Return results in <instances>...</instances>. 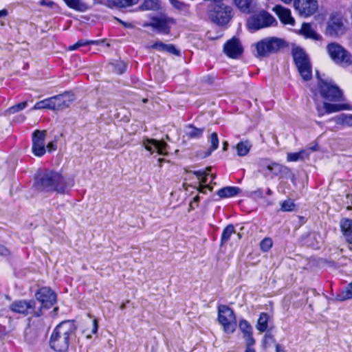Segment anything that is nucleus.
I'll return each instance as SVG.
<instances>
[{
  "instance_id": "obj_57",
  "label": "nucleus",
  "mask_w": 352,
  "mask_h": 352,
  "mask_svg": "<svg viewBox=\"0 0 352 352\" xmlns=\"http://www.w3.org/2000/svg\"><path fill=\"white\" fill-rule=\"evenodd\" d=\"M252 194L260 198H262L263 197V192L261 188H258L256 190L253 191Z\"/></svg>"
},
{
  "instance_id": "obj_5",
  "label": "nucleus",
  "mask_w": 352,
  "mask_h": 352,
  "mask_svg": "<svg viewBox=\"0 0 352 352\" xmlns=\"http://www.w3.org/2000/svg\"><path fill=\"white\" fill-rule=\"evenodd\" d=\"M233 16L232 7L222 3H212L208 9V18L219 26L227 25Z\"/></svg>"
},
{
  "instance_id": "obj_41",
  "label": "nucleus",
  "mask_w": 352,
  "mask_h": 352,
  "mask_svg": "<svg viewBox=\"0 0 352 352\" xmlns=\"http://www.w3.org/2000/svg\"><path fill=\"white\" fill-rule=\"evenodd\" d=\"M169 2L173 6V7H174L177 10L183 12H188V5L184 3L182 1H180L179 0H169Z\"/></svg>"
},
{
  "instance_id": "obj_6",
  "label": "nucleus",
  "mask_w": 352,
  "mask_h": 352,
  "mask_svg": "<svg viewBox=\"0 0 352 352\" xmlns=\"http://www.w3.org/2000/svg\"><path fill=\"white\" fill-rule=\"evenodd\" d=\"M292 56L299 74L305 81L311 80V65L305 52L300 47L292 50Z\"/></svg>"
},
{
  "instance_id": "obj_26",
  "label": "nucleus",
  "mask_w": 352,
  "mask_h": 352,
  "mask_svg": "<svg viewBox=\"0 0 352 352\" xmlns=\"http://www.w3.org/2000/svg\"><path fill=\"white\" fill-rule=\"evenodd\" d=\"M323 108L327 114L338 112L342 110L351 109V106L347 104H331L327 102H323Z\"/></svg>"
},
{
  "instance_id": "obj_54",
  "label": "nucleus",
  "mask_w": 352,
  "mask_h": 352,
  "mask_svg": "<svg viewBox=\"0 0 352 352\" xmlns=\"http://www.w3.org/2000/svg\"><path fill=\"white\" fill-rule=\"evenodd\" d=\"M268 341H272V342H275V339L271 333H265V335L264 336L263 342L265 344Z\"/></svg>"
},
{
  "instance_id": "obj_62",
  "label": "nucleus",
  "mask_w": 352,
  "mask_h": 352,
  "mask_svg": "<svg viewBox=\"0 0 352 352\" xmlns=\"http://www.w3.org/2000/svg\"><path fill=\"white\" fill-rule=\"evenodd\" d=\"M228 147V142H226H226H223V150L224 151H227Z\"/></svg>"
},
{
  "instance_id": "obj_4",
  "label": "nucleus",
  "mask_w": 352,
  "mask_h": 352,
  "mask_svg": "<svg viewBox=\"0 0 352 352\" xmlns=\"http://www.w3.org/2000/svg\"><path fill=\"white\" fill-rule=\"evenodd\" d=\"M318 79V88L320 96L325 100L339 102L342 100L343 94L342 90L330 78L324 79L316 71Z\"/></svg>"
},
{
  "instance_id": "obj_44",
  "label": "nucleus",
  "mask_w": 352,
  "mask_h": 352,
  "mask_svg": "<svg viewBox=\"0 0 352 352\" xmlns=\"http://www.w3.org/2000/svg\"><path fill=\"white\" fill-rule=\"evenodd\" d=\"M261 249L263 252H267L272 246V241L270 238H265L260 243Z\"/></svg>"
},
{
  "instance_id": "obj_56",
  "label": "nucleus",
  "mask_w": 352,
  "mask_h": 352,
  "mask_svg": "<svg viewBox=\"0 0 352 352\" xmlns=\"http://www.w3.org/2000/svg\"><path fill=\"white\" fill-rule=\"evenodd\" d=\"M210 171H206V173L204 174V177L203 178H201L199 180V184L202 185H206V184L208 182V177L209 175Z\"/></svg>"
},
{
  "instance_id": "obj_27",
  "label": "nucleus",
  "mask_w": 352,
  "mask_h": 352,
  "mask_svg": "<svg viewBox=\"0 0 352 352\" xmlns=\"http://www.w3.org/2000/svg\"><path fill=\"white\" fill-rule=\"evenodd\" d=\"M205 131L204 127L197 128L193 124H188L186 126V135L190 139H199L203 136Z\"/></svg>"
},
{
  "instance_id": "obj_12",
  "label": "nucleus",
  "mask_w": 352,
  "mask_h": 352,
  "mask_svg": "<svg viewBox=\"0 0 352 352\" xmlns=\"http://www.w3.org/2000/svg\"><path fill=\"white\" fill-rule=\"evenodd\" d=\"M176 21L173 18L166 15L160 16H154L151 19V22L144 23L143 27H151L155 29L159 33L163 34H169L170 32V24H175Z\"/></svg>"
},
{
  "instance_id": "obj_60",
  "label": "nucleus",
  "mask_w": 352,
  "mask_h": 352,
  "mask_svg": "<svg viewBox=\"0 0 352 352\" xmlns=\"http://www.w3.org/2000/svg\"><path fill=\"white\" fill-rule=\"evenodd\" d=\"M246 344V349H245V352H255V350L252 348V346L253 345H248V344Z\"/></svg>"
},
{
  "instance_id": "obj_3",
  "label": "nucleus",
  "mask_w": 352,
  "mask_h": 352,
  "mask_svg": "<svg viewBox=\"0 0 352 352\" xmlns=\"http://www.w3.org/2000/svg\"><path fill=\"white\" fill-rule=\"evenodd\" d=\"M253 46L255 47L256 58H267L272 54H278L288 45L283 38H280L276 36H269L264 38Z\"/></svg>"
},
{
  "instance_id": "obj_33",
  "label": "nucleus",
  "mask_w": 352,
  "mask_h": 352,
  "mask_svg": "<svg viewBox=\"0 0 352 352\" xmlns=\"http://www.w3.org/2000/svg\"><path fill=\"white\" fill-rule=\"evenodd\" d=\"M269 318L270 316L267 313L263 312L260 314L256 325L258 331L263 333L267 329Z\"/></svg>"
},
{
  "instance_id": "obj_11",
  "label": "nucleus",
  "mask_w": 352,
  "mask_h": 352,
  "mask_svg": "<svg viewBox=\"0 0 352 352\" xmlns=\"http://www.w3.org/2000/svg\"><path fill=\"white\" fill-rule=\"evenodd\" d=\"M261 171L263 172L265 175L267 173L265 170L269 171L272 175V177H278L280 178L287 177L292 173L291 170L282 164L276 162H269L267 159H263L260 161Z\"/></svg>"
},
{
  "instance_id": "obj_7",
  "label": "nucleus",
  "mask_w": 352,
  "mask_h": 352,
  "mask_svg": "<svg viewBox=\"0 0 352 352\" xmlns=\"http://www.w3.org/2000/svg\"><path fill=\"white\" fill-rule=\"evenodd\" d=\"M327 51L331 59L338 65L349 66L352 65V54L337 43H331L327 46Z\"/></svg>"
},
{
  "instance_id": "obj_9",
  "label": "nucleus",
  "mask_w": 352,
  "mask_h": 352,
  "mask_svg": "<svg viewBox=\"0 0 352 352\" xmlns=\"http://www.w3.org/2000/svg\"><path fill=\"white\" fill-rule=\"evenodd\" d=\"M218 320L223 327V330L228 333L234 331L236 319L234 311L227 305H220L218 307Z\"/></svg>"
},
{
  "instance_id": "obj_34",
  "label": "nucleus",
  "mask_w": 352,
  "mask_h": 352,
  "mask_svg": "<svg viewBox=\"0 0 352 352\" xmlns=\"http://www.w3.org/2000/svg\"><path fill=\"white\" fill-rule=\"evenodd\" d=\"M160 8L158 0H144L139 6V10H158Z\"/></svg>"
},
{
  "instance_id": "obj_28",
  "label": "nucleus",
  "mask_w": 352,
  "mask_h": 352,
  "mask_svg": "<svg viewBox=\"0 0 352 352\" xmlns=\"http://www.w3.org/2000/svg\"><path fill=\"white\" fill-rule=\"evenodd\" d=\"M56 98L52 97L44 99L43 100L37 102L34 106L32 107V110H38V109H51L55 110V104L54 101H55Z\"/></svg>"
},
{
  "instance_id": "obj_43",
  "label": "nucleus",
  "mask_w": 352,
  "mask_h": 352,
  "mask_svg": "<svg viewBox=\"0 0 352 352\" xmlns=\"http://www.w3.org/2000/svg\"><path fill=\"white\" fill-rule=\"evenodd\" d=\"M27 101H24L10 107L8 111L10 113H14L24 109L27 107Z\"/></svg>"
},
{
  "instance_id": "obj_14",
  "label": "nucleus",
  "mask_w": 352,
  "mask_h": 352,
  "mask_svg": "<svg viewBox=\"0 0 352 352\" xmlns=\"http://www.w3.org/2000/svg\"><path fill=\"white\" fill-rule=\"evenodd\" d=\"M36 300L41 302L39 308L50 309L56 302V294L50 287L40 288L35 294Z\"/></svg>"
},
{
  "instance_id": "obj_61",
  "label": "nucleus",
  "mask_w": 352,
  "mask_h": 352,
  "mask_svg": "<svg viewBox=\"0 0 352 352\" xmlns=\"http://www.w3.org/2000/svg\"><path fill=\"white\" fill-rule=\"evenodd\" d=\"M327 263L329 265V266L330 267H337V264L335 261H327Z\"/></svg>"
},
{
  "instance_id": "obj_40",
  "label": "nucleus",
  "mask_w": 352,
  "mask_h": 352,
  "mask_svg": "<svg viewBox=\"0 0 352 352\" xmlns=\"http://www.w3.org/2000/svg\"><path fill=\"white\" fill-rule=\"evenodd\" d=\"M351 298H352V282L348 284L346 288L337 296V299L340 301Z\"/></svg>"
},
{
  "instance_id": "obj_30",
  "label": "nucleus",
  "mask_w": 352,
  "mask_h": 352,
  "mask_svg": "<svg viewBox=\"0 0 352 352\" xmlns=\"http://www.w3.org/2000/svg\"><path fill=\"white\" fill-rule=\"evenodd\" d=\"M309 153L307 150H302L296 153H289L287 155V160L288 162H297L299 160L304 161L308 159Z\"/></svg>"
},
{
  "instance_id": "obj_17",
  "label": "nucleus",
  "mask_w": 352,
  "mask_h": 352,
  "mask_svg": "<svg viewBox=\"0 0 352 352\" xmlns=\"http://www.w3.org/2000/svg\"><path fill=\"white\" fill-rule=\"evenodd\" d=\"M243 47L239 38L235 36L228 40L223 45V52L230 58H236L242 54Z\"/></svg>"
},
{
  "instance_id": "obj_24",
  "label": "nucleus",
  "mask_w": 352,
  "mask_h": 352,
  "mask_svg": "<svg viewBox=\"0 0 352 352\" xmlns=\"http://www.w3.org/2000/svg\"><path fill=\"white\" fill-rule=\"evenodd\" d=\"M139 0H106L107 5L110 8H124L138 3Z\"/></svg>"
},
{
  "instance_id": "obj_29",
  "label": "nucleus",
  "mask_w": 352,
  "mask_h": 352,
  "mask_svg": "<svg viewBox=\"0 0 352 352\" xmlns=\"http://www.w3.org/2000/svg\"><path fill=\"white\" fill-rule=\"evenodd\" d=\"M300 33L306 38H312L316 41L321 40V36L317 34L309 23H303L300 29Z\"/></svg>"
},
{
  "instance_id": "obj_19",
  "label": "nucleus",
  "mask_w": 352,
  "mask_h": 352,
  "mask_svg": "<svg viewBox=\"0 0 352 352\" xmlns=\"http://www.w3.org/2000/svg\"><path fill=\"white\" fill-rule=\"evenodd\" d=\"M239 327L243 333V337L245 341V344L248 345H254L256 341L253 338V329L250 323L245 320L242 319L239 321Z\"/></svg>"
},
{
  "instance_id": "obj_23",
  "label": "nucleus",
  "mask_w": 352,
  "mask_h": 352,
  "mask_svg": "<svg viewBox=\"0 0 352 352\" xmlns=\"http://www.w3.org/2000/svg\"><path fill=\"white\" fill-rule=\"evenodd\" d=\"M340 226L346 241L352 244V219L344 218L341 219Z\"/></svg>"
},
{
  "instance_id": "obj_39",
  "label": "nucleus",
  "mask_w": 352,
  "mask_h": 352,
  "mask_svg": "<svg viewBox=\"0 0 352 352\" xmlns=\"http://www.w3.org/2000/svg\"><path fill=\"white\" fill-rule=\"evenodd\" d=\"M209 141L210 142L211 145L208 150L206 152L204 157L210 155L211 153L214 151L217 150L219 147V138L216 132H214L211 134Z\"/></svg>"
},
{
  "instance_id": "obj_10",
  "label": "nucleus",
  "mask_w": 352,
  "mask_h": 352,
  "mask_svg": "<svg viewBox=\"0 0 352 352\" xmlns=\"http://www.w3.org/2000/svg\"><path fill=\"white\" fill-rule=\"evenodd\" d=\"M36 301L34 300H19L14 301L10 306V310L14 312L21 314L25 316L32 315L34 317H39L43 315L41 309H36Z\"/></svg>"
},
{
  "instance_id": "obj_45",
  "label": "nucleus",
  "mask_w": 352,
  "mask_h": 352,
  "mask_svg": "<svg viewBox=\"0 0 352 352\" xmlns=\"http://www.w3.org/2000/svg\"><path fill=\"white\" fill-rule=\"evenodd\" d=\"M126 67L123 61H118L114 64V72L118 74H122L126 71Z\"/></svg>"
},
{
  "instance_id": "obj_46",
  "label": "nucleus",
  "mask_w": 352,
  "mask_h": 352,
  "mask_svg": "<svg viewBox=\"0 0 352 352\" xmlns=\"http://www.w3.org/2000/svg\"><path fill=\"white\" fill-rule=\"evenodd\" d=\"M165 52H168L170 54L176 55L177 56H181L180 51L178 50L175 47V46L174 45H173V44H167L166 47Z\"/></svg>"
},
{
  "instance_id": "obj_58",
  "label": "nucleus",
  "mask_w": 352,
  "mask_h": 352,
  "mask_svg": "<svg viewBox=\"0 0 352 352\" xmlns=\"http://www.w3.org/2000/svg\"><path fill=\"white\" fill-rule=\"evenodd\" d=\"M276 352H285V350L284 347H283L281 345L276 344Z\"/></svg>"
},
{
  "instance_id": "obj_51",
  "label": "nucleus",
  "mask_w": 352,
  "mask_h": 352,
  "mask_svg": "<svg viewBox=\"0 0 352 352\" xmlns=\"http://www.w3.org/2000/svg\"><path fill=\"white\" fill-rule=\"evenodd\" d=\"M10 254V251L3 245L0 244V256H8Z\"/></svg>"
},
{
  "instance_id": "obj_64",
  "label": "nucleus",
  "mask_w": 352,
  "mask_h": 352,
  "mask_svg": "<svg viewBox=\"0 0 352 352\" xmlns=\"http://www.w3.org/2000/svg\"><path fill=\"white\" fill-rule=\"evenodd\" d=\"M118 21H119V22H120V23H121L122 24H123V25H124V27H126V28L131 27V25L130 23H129V24H128V23H126L124 22V21H121V20H118Z\"/></svg>"
},
{
  "instance_id": "obj_53",
  "label": "nucleus",
  "mask_w": 352,
  "mask_h": 352,
  "mask_svg": "<svg viewBox=\"0 0 352 352\" xmlns=\"http://www.w3.org/2000/svg\"><path fill=\"white\" fill-rule=\"evenodd\" d=\"M96 43V41H84V40H80V41H78L77 43H76V45H78V47H81V46H85V45H89V44H92V43Z\"/></svg>"
},
{
  "instance_id": "obj_21",
  "label": "nucleus",
  "mask_w": 352,
  "mask_h": 352,
  "mask_svg": "<svg viewBox=\"0 0 352 352\" xmlns=\"http://www.w3.org/2000/svg\"><path fill=\"white\" fill-rule=\"evenodd\" d=\"M56 100L54 101L55 110H62L69 107L74 100V94L65 92L63 94H59L53 96Z\"/></svg>"
},
{
  "instance_id": "obj_25",
  "label": "nucleus",
  "mask_w": 352,
  "mask_h": 352,
  "mask_svg": "<svg viewBox=\"0 0 352 352\" xmlns=\"http://www.w3.org/2000/svg\"><path fill=\"white\" fill-rule=\"evenodd\" d=\"M241 191V188L236 186H226L219 189L217 194L220 198L223 199L234 197Z\"/></svg>"
},
{
  "instance_id": "obj_36",
  "label": "nucleus",
  "mask_w": 352,
  "mask_h": 352,
  "mask_svg": "<svg viewBox=\"0 0 352 352\" xmlns=\"http://www.w3.org/2000/svg\"><path fill=\"white\" fill-rule=\"evenodd\" d=\"M251 147L252 144L249 141H242L239 142L236 146L237 155L239 156H245L248 155Z\"/></svg>"
},
{
  "instance_id": "obj_37",
  "label": "nucleus",
  "mask_w": 352,
  "mask_h": 352,
  "mask_svg": "<svg viewBox=\"0 0 352 352\" xmlns=\"http://www.w3.org/2000/svg\"><path fill=\"white\" fill-rule=\"evenodd\" d=\"M333 120L338 124L352 126V115L350 114L342 113L334 117Z\"/></svg>"
},
{
  "instance_id": "obj_8",
  "label": "nucleus",
  "mask_w": 352,
  "mask_h": 352,
  "mask_svg": "<svg viewBox=\"0 0 352 352\" xmlns=\"http://www.w3.org/2000/svg\"><path fill=\"white\" fill-rule=\"evenodd\" d=\"M274 23H276L274 16L267 12L262 10L252 14L248 19L247 25L250 30L256 31L273 25Z\"/></svg>"
},
{
  "instance_id": "obj_18",
  "label": "nucleus",
  "mask_w": 352,
  "mask_h": 352,
  "mask_svg": "<svg viewBox=\"0 0 352 352\" xmlns=\"http://www.w3.org/2000/svg\"><path fill=\"white\" fill-rule=\"evenodd\" d=\"M143 145L151 153H153V148H155L159 155H166L168 154L166 151L168 144L164 141L155 139H146L143 141Z\"/></svg>"
},
{
  "instance_id": "obj_49",
  "label": "nucleus",
  "mask_w": 352,
  "mask_h": 352,
  "mask_svg": "<svg viewBox=\"0 0 352 352\" xmlns=\"http://www.w3.org/2000/svg\"><path fill=\"white\" fill-rule=\"evenodd\" d=\"M199 201L200 197L199 195L195 196L193 198V199L190 202L189 210H195V208L198 207Z\"/></svg>"
},
{
  "instance_id": "obj_35",
  "label": "nucleus",
  "mask_w": 352,
  "mask_h": 352,
  "mask_svg": "<svg viewBox=\"0 0 352 352\" xmlns=\"http://www.w3.org/2000/svg\"><path fill=\"white\" fill-rule=\"evenodd\" d=\"M67 6L75 10L80 12H85L87 10L88 7L86 3L80 0H63Z\"/></svg>"
},
{
  "instance_id": "obj_38",
  "label": "nucleus",
  "mask_w": 352,
  "mask_h": 352,
  "mask_svg": "<svg viewBox=\"0 0 352 352\" xmlns=\"http://www.w3.org/2000/svg\"><path fill=\"white\" fill-rule=\"evenodd\" d=\"M98 329V320L97 318H94L90 321V324L86 327L83 333L86 335L87 338H91V333L96 334Z\"/></svg>"
},
{
  "instance_id": "obj_59",
  "label": "nucleus",
  "mask_w": 352,
  "mask_h": 352,
  "mask_svg": "<svg viewBox=\"0 0 352 352\" xmlns=\"http://www.w3.org/2000/svg\"><path fill=\"white\" fill-rule=\"evenodd\" d=\"M317 111H318V116L320 117L324 116L325 113V110L324 109V111L319 107V105L317 106Z\"/></svg>"
},
{
  "instance_id": "obj_15",
  "label": "nucleus",
  "mask_w": 352,
  "mask_h": 352,
  "mask_svg": "<svg viewBox=\"0 0 352 352\" xmlns=\"http://www.w3.org/2000/svg\"><path fill=\"white\" fill-rule=\"evenodd\" d=\"M46 131L45 130H35L32 133V151L33 154L37 157H42L46 153L45 140Z\"/></svg>"
},
{
  "instance_id": "obj_2",
  "label": "nucleus",
  "mask_w": 352,
  "mask_h": 352,
  "mask_svg": "<svg viewBox=\"0 0 352 352\" xmlns=\"http://www.w3.org/2000/svg\"><path fill=\"white\" fill-rule=\"evenodd\" d=\"M36 188L40 191L54 192L64 194L66 192L67 184L63 177L55 171H46L35 182Z\"/></svg>"
},
{
  "instance_id": "obj_52",
  "label": "nucleus",
  "mask_w": 352,
  "mask_h": 352,
  "mask_svg": "<svg viewBox=\"0 0 352 352\" xmlns=\"http://www.w3.org/2000/svg\"><path fill=\"white\" fill-rule=\"evenodd\" d=\"M206 189H209L210 191L212 190V187H211L209 185H202L199 184V186L198 188V191L201 193L206 194Z\"/></svg>"
},
{
  "instance_id": "obj_1",
  "label": "nucleus",
  "mask_w": 352,
  "mask_h": 352,
  "mask_svg": "<svg viewBox=\"0 0 352 352\" xmlns=\"http://www.w3.org/2000/svg\"><path fill=\"white\" fill-rule=\"evenodd\" d=\"M77 327L74 320H65L59 323L52 331L49 344L56 352H67L69 346L76 338Z\"/></svg>"
},
{
  "instance_id": "obj_50",
  "label": "nucleus",
  "mask_w": 352,
  "mask_h": 352,
  "mask_svg": "<svg viewBox=\"0 0 352 352\" xmlns=\"http://www.w3.org/2000/svg\"><path fill=\"white\" fill-rule=\"evenodd\" d=\"M210 170L211 168L208 167L205 170H195L193 171V174L196 175L199 180H200L201 178L204 177V174L206 173V171H210Z\"/></svg>"
},
{
  "instance_id": "obj_20",
  "label": "nucleus",
  "mask_w": 352,
  "mask_h": 352,
  "mask_svg": "<svg viewBox=\"0 0 352 352\" xmlns=\"http://www.w3.org/2000/svg\"><path fill=\"white\" fill-rule=\"evenodd\" d=\"M303 244L311 247L314 249L320 248L322 243V237L320 233L316 232H309L301 236Z\"/></svg>"
},
{
  "instance_id": "obj_22",
  "label": "nucleus",
  "mask_w": 352,
  "mask_h": 352,
  "mask_svg": "<svg viewBox=\"0 0 352 352\" xmlns=\"http://www.w3.org/2000/svg\"><path fill=\"white\" fill-rule=\"evenodd\" d=\"M273 11L277 14L282 23L294 25V19L292 17L291 12L289 9L285 8L282 6L276 5L273 8Z\"/></svg>"
},
{
  "instance_id": "obj_32",
  "label": "nucleus",
  "mask_w": 352,
  "mask_h": 352,
  "mask_svg": "<svg viewBox=\"0 0 352 352\" xmlns=\"http://www.w3.org/2000/svg\"><path fill=\"white\" fill-rule=\"evenodd\" d=\"M236 230L233 224L228 225L223 230L221 236V243L220 245L223 246L224 244L227 243L232 234L235 233Z\"/></svg>"
},
{
  "instance_id": "obj_31",
  "label": "nucleus",
  "mask_w": 352,
  "mask_h": 352,
  "mask_svg": "<svg viewBox=\"0 0 352 352\" xmlns=\"http://www.w3.org/2000/svg\"><path fill=\"white\" fill-rule=\"evenodd\" d=\"M234 4L244 13H250L253 8L254 0H234Z\"/></svg>"
},
{
  "instance_id": "obj_63",
  "label": "nucleus",
  "mask_w": 352,
  "mask_h": 352,
  "mask_svg": "<svg viewBox=\"0 0 352 352\" xmlns=\"http://www.w3.org/2000/svg\"><path fill=\"white\" fill-rule=\"evenodd\" d=\"M77 48H78V45H76V43H75L74 45L69 46V50H75Z\"/></svg>"
},
{
  "instance_id": "obj_55",
  "label": "nucleus",
  "mask_w": 352,
  "mask_h": 352,
  "mask_svg": "<svg viewBox=\"0 0 352 352\" xmlns=\"http://www.w3.org/2000/svg\"><path fill=\"white\" fill-rule=\"evenodd\" d=\"M39 4L43 6L52 7L54 3L50 0H41Z\"/></svg>"
},
{
  "instance_id": "obj_16",
  "label": "nucleus",
  "mask_w": 352,
  "mask_h": 352,
  "mask_svg": "<svg viewBox=\"0 0 352 352\" xmlns=\"http://www.w3.org/2000/svg\"><path fill=\"white\" fill-rule=\"evenodd\" d=\"M294 6L300 16L307 17L318 10L316 0H294Z\"/></svg>"
},
{
  "instance_id": "obj_13",
  "label": "nucleus",
  "mask_w": 352,
  "mask_h": 352,
  "mask_svg": "<svg viewBox=\"0 0 352 352\" xmlns=\"http://www.w3.org/2000/svg\"><path fill=\"white\" fill-rule=\"evenodd\" d=\"M345 32L342 17L338 14H331L327 23L326 34L331 36H338Z\"/></svg>"
},
{
  "instance_id": "obj_42",
  "label": "nucleus",
  "mask_w": 352,
  "mask_h": 352,
  "mask_svg": "<svg viewBox=\"0 0 352 352\" xmlns=\"http://www.w3.org/2000/svg\"><path fill=\"white\" fill-rule=\"evenodd\" d=\"M295 204L291 199L285 200L280 206V210L283 212H291L294 210Z\"/></svg>"
},
{
  "instance_id": "obj_47",
  "label": "nucleus",
  "mask_w": 352,
  "mask_h": 352,
  "mask_svg": "<svg viewBox=\"0 0 352 352\" xmlns=\"http://www.w3.org/2000/svg\"><path fill=\"white\" fill-rule=\"evenodd\" d=\"M58 140V136H55L54 137V140H52V142H49L45 148L48 151V152H52L54 151H56V148H57V145H56V142Z\"/></svg>"
},
{
  "instance_id": "obj_48",
  "label": "nucleus",
  "mask_w": 352,
  "mask_h": 352,
  "mask_svg": "<svg viewBox=\"0 0 352 352\" xmlns=\"http://www.w3.org/2000/svg\"><path fill=\"white\" fill-rule=\"evenodd\" d=\"M166 45L167 44H165L161 41H157L151 45V47L154 50H158L160 52H165Z\"/></svg>"
}]
</instances>
